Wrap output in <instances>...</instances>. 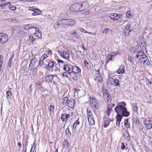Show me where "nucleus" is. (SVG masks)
<instances>
[{
  "label": "nucleus",
  "mask_w": 152,
  "mask_h": 152,
  "mask_svg": "<svg viewBox=\"0 0 152 152\" xmlns=\"http://www.w3.org/2000/svg\"><path fill=\"white\" fill-rule=\"evenodd\" d=\"M38 61V59L37 57H34V58H32L30 60V63L29 65V67H31V69H32V67H34L36 66L37 62Z\"/></svg>",
  "instance_id": "obj_12"
},
{
  "label": "nucleus",
  "mask_w": 152,
  "mask_h": 152,
  "mask_svg": "<svg viewBox=\"0 0 152 152\" xmlns=\"http://www.w3.org/2000/svg\"><path fill=\"white\" fill-rule=\"evenodd\" d=\"M54 110V106L53 105H50V111L51 112H53Z\"/></svg>",
  "instance_id": "obj_49"
},
{
  "label": "nucleus",
  "mask_w": 152,
  "mask_h": 152,
  "mask_svg": "<svg viewBox=\"0 0 152 152\" xmlns=\"http://www.w3.org/2000/svg\"><path fill=\"white\" fill-rule=\"evenodd\" d=\"M60 55L61 56L65 59L69 60V54L66 51H63L60 52Z\"/></svg>",
  "instance_id": "obj_14"
},
{
  "label": "nucleus",
  "mask_w": 152,
  "mask_h": 152,
  "mask_svg": "<svg viewBox=\"0 0 152 152\" xmlns=\"http://www.w3.org/2000/svg\"><path fill=\"white\" fill-rule=\"evenodd\" d=\"M128 60L131 64H132V59L130 56H129L128 57Z\"/></svg>",
  "instance_id": "obj_53"
},
{
  "label": "nucleus",
  "mask_w": 152,
  "mask_h": 152,
  "mask_svg": "<svg viewBox=\"0 0 152 152\" xmlns=\"http://www.w3.org/2000/svg\"><path fill=\"white\" fill-rule=\"evenodd\" d=\"M48 53H49L51 55H52L53 54L52 51L50 50H48Z\"/></svg>",
  "instance_id": "obj_62"
},
{
  "label": "nucleus",
  "mask_w": 152,
  "mask_h": 152,
  "mask_svg": "<svg viewBox=\"0 0 152 152\" xmlns=\"http://www.w3.org/2000/svg\"><path fill=\"white\" fill-rule=\"evenodd\" d=\"M80 31L81 32H83L85 33H87V31L82 28L80 29Z\"/></svg>",
  "instance_id": "obj_55"
},
{
  "label": "nucleus",
  "mask_w": 152,
  "mask_h": 152,
  "mask_svg": "<svg viewBox=\"0 0 152 152\" xmlns=\"http://www.w3.org/2000/svg\"><path fill=\"white\" fill-rule=\"evenodd\" d=\"M68 98L67 97H64L62 99V105H65V104H67L69 101Z\"/></svg>",
  "instance_id": "obj_26"
},
{
  "label": "nucleus",
  "mask_w": 152,
  "mask_h": 152,
  "mask_svg": "<svg viewBox=\"0 0 152 152\" xmlns=\"http://www.w3.org/2000/svg\"><path fill=\"white\" fill-rule=\"evenodd\" d=\"M56 63L54 61H53L52 59H50L49 61V63L47 65H46V68H47L49 70L53 69V68L55 65L56 66Z\"/></svg>",
  "instance_id": "obj_10"
},
{
  "label": "nucleus",
  "mask_w": 152,
  "mask_h": 152,
  "mask_svg": "<svg viewBox=\"0 0 152 152\" xmlns=\"http://www.w3.org/2000/svg\"><path fill=\"white\" fill-rule=\"evenodd\" d=\"M72 79L74 80L77 81L78 80V77L77 76H74L73 77Z\"/></svg>",
  "instance_id": "obj_58"
},
{
  "label": "nucleus",
  "mask_w": 152,
  "mask_h": 152,
  "mask_svg": "<svg viewBox=\"0 0 152 152\" xmlns=\"http://www.w3.org/2000/svg\"><path fill=\"white\" fill-rule=\"evenodd\" d=\"M63 145H64V146L65 147L66 146H68L69 145V143L68 142V141L67 140H65L63 142Z\"/></svg>",
  "instance_id": "obj_44"
},
{
  "label": "nucleus",
  "mask_w": 152,
  "mask_h": 152,
  "mask_svg": "<svg viewBox=\"0 0 152 152\" xmlns=\"http://www.w3.org/2000/svg\"><path fill=\"white\" fill-rule=\"evenodd\" d=\"M107 81L111 85L115 86H118L119 84V82L118 80L112 77H108L107 79Z\"/></svg>",
  "instance_id": "obj_7"
},
{
  "label": "nucleus",
  "mask_w": 152,
  "mask_h": 152,
  "mask_svg": "<svg viewBox=\"0 0 152 152\" xmlns=\"http://www.w3.org/2000/svg\"><path fill=\"white\" fill-rule=\"evenodd\" d=\"M129 119H126L124 121V126L126 127L128 129L129 128L130 129V123L129 122Z\"/></svg>",
  "instance_id": "obj_25"
},
{
  "label": "nucleus",
  "mask_w": 152,
  "mask_h": 152,
  "mask_svg": "<svg viewBox=\"0 0 152 152\" xmlns=\"http://www.w3.org/2000/svg\"><path fill=\"white\" fill-rule=\"evenodd\" d=\"M110 29L109 28H105V29L103 31V34H107L108 33V32L109 31Z\"/></svg>",
  "instance_id": "obj_47"
},
{
  "label": "nucleus",
  "mask_w": 152,
  "mask_h": 152,
  "mask_svg": "<svg viewBox=\"0 0 152 152\" xmlns=\"http://www.w3.org/2000/svg\"><path fill=\"white\" fill-rule=\"evenodd\" d=\"M71 71L76 74H78L79 72H80V69L77 66H72Z\"/></svg>",
  "instance_id": "obj_17"
},
{
  "label": "nucleus",
  "mask_w": 152,
  "mask_h": 152,
  "mask_svg": "<svg viewBox=\"0 0 152 152\" xmlns=\"http://www.w3.org/2000/svg\"><path fill=\"white\" fill-rule=\"evenodd\" d=\"M60 21L61 20L54 23L53 27L55 29L58 28L60 25H62L61 22Z\"/></svg>",
  "instance_id": "obj_31"
},
{
  "label": "nucleus",
  "mask_w": 152,
  "mask_h": 152,
  "mask_svg": "<svg viewBox=\"0 0 152 152\" xmlns=\"http://www.w3.org/2000/svg\"><path fill=\"white\" fill-rule=\"evenodd\" d=\"M87 2H80L72 4L69 7V10L74 12H80L85 10L87 7Z\"/></svg>",
  "instance_id": "obj_2"
},
{
  "label": "nucleus",
  "mask_w": 152,
  "mask_h": 152,
  "mask_svg": "<svg viewBox=\"0 0 152 152\" xmlns=\"http://www.w3.org/2000/svg\"><path fill=\"white\" fill-rule=\"evenodd\" d=\"M80 121L79 120V118H78L77 120L75 121V123L73 124V128H76V126L78 125H79L80 124Z\"/></svg>",
  "instance_id": "obj_39"
},
{
  "label": "nucleus",
  "mask_w": 152,
  "mask_h": 152,
  "mask_svg": "<svg viewBox=\"0 0 152 152\" xmlns=\"http://www.w3.org/2000/svg\"><path fill=\"white\" fill-rule=\"evenodd\" d=\"M3 56L1 55H0V63H3Z\"/></svg>",
  "instance_id": "obj_57"
},
{
  "label": "nucleus",
  "mask_w": 152,
  "mask_h": 152,
  "mask_svg": "<svg viewBox=\"0 0 152 152\" xmlns=\"http://www.w3.org/2000/svg\"><path fill=\"white\" fill-rule=\"evenodd\" d=\"M126 106V103L124 102H120L118 105L115 107V110L117 113V116H120L121 117L123 116L127 117L130 115L129 112L127 111L125 107Z\"/></svg>",
  "instance_id": "obj_1"
},
{
  "label": "nucleus",
  "mask_w": 152,
  "mask_h": 152,
  "mask_svg": "<svg viewBox=\"0 0 152 152\" xmlns=\"http://www.w3.org/2000/svg\"><path fill=\"white\" fill-rule=\"evenodd\" d=\"M13 57H12L10 58L9 59V61L8 63V66L9 68L11 67L12 62V59L13 58Z\"/></svg>",
  "instance_id": "obj_45"
},
{
  "label": "nucleus",
  "mask_w": 152,
  "mask_h": 152,
  "mask_svg": "<svg viewBox=\"0 0 152 152\" xmlns=\"http://www.w3.org/2000/svg\"><path fill=\"white\" fill-rule=\"evenodd\" d=\"M90 13V11L89 10L86 11L85 14L86 15H88Z\"/></svg>",
  "instance_id": "obj_64"
},
{
  "label": "nucleus",
  "mask_w": 152,
  "mask_h": 152,
  "mask_svg": "<svg viewBox=\"0 0 152 152\" xmlns=\"http://www.w3.org/2000/svg\"><path fill=\"white\" fill-rule=\"evenodd\" d=\"M123 28V32L125 36H128L132 31L133 30L132 22H129L126 26H124Z\"/></svg>",
  "instance_id": "obj_4"
},
{
  "label": "nucleus",
  "mask_w": 152,
  "mask_h": 152,
  "mask_svg": "<svg viewBox=\"0 0 152 152\" xmlns=\"http://www.w3.org/2000/svg\"><path fill=\"white\" fill-rule=\"evenodd\" d=\"M126 15V16L129 18H130L132 16V14L131 13L130 11L127 12Z\"/></svg>",
  "instance_id": "obj_42"
},
{
  "label": "nucleus",
  "mask_w": 152,
  "mask_h": 152,
  "mask_svg": "<svg viewBox=\"0 0 152 152\" xmlns=\"http://www.w3.org/2000/svg\"><path fill=\"white\" fill-rule=\"evenodd\" d=\"M75 102L73 99H69L67 104V105L71 108H73L75 106Z\"/></svg>",
  "instance_id": "obj_15"
},
{
  "label": "nucleus",
  "mask_w": 152,
  "mask_h": 152,
  "mask_svg": "<svg viewBox=\"0 0 152 152\" xmlns=\"http://www.w3.org/2000/svg\"><path fill=\"white\" fill-rule=\"evenodd\" d=\"M88 121L91 124H94V119L93 113H91V114H88Z\"/></svg>",
  "instance_id": "obj_16"
},
{
  "label": "nucleus",
  "mask_w": 152,
  "mask_h": 152,
  "mask_svg": "<svg viewBox=\"0 0 152 152\" xmlns=\"http://www.w3.org/2000/svg\"><path fill=\"white\" fill-rule=\"evenodd\" d=\"M122 145L121 148L122 150L125 149V146L124 145V143L122 142L121 143Z\"/></svg>",
  "instance_id": "obj_54"
},
{
  "label": "nucleus",
  "mask_w": 152,
  "mask_h": 152,
  "mask_svg": "<svg viewBox=\"0 0 152 152\" xmlns=\"http://www.w3.org/2000/svg\"><path fill=\"white\" fill-rule=\"evenodd\" d=\"M85 66L86 67L88 68V63L86 60H84V61Z\"/></svg>",
  "instance_id": "obj_52"
},
{
  "label": "nucleus",
  "mask_w": 152,
  "mask_h": 152,
  "mask_svg": "<svg viewBox=\"0 0 152 152\" xmlns=\"http://www.w3.org/2000/svg\"><path fill=\"white\" fill-rule=\"evenodd\" d=\"M122 117H121L120 116H116L115 119L116 120V126H120V121L121 120Z\"/></svg>",
  "instance_id": "obj_23"
},
{
  "label": "nucleus",
  "mask_w": 152,
  "mask_h": 152,
  "mask_svg": "<svg viewBox=\"0 0 152 152\" xmlns=\"http://www.w3.org/2000/svg\"><path fill=\"white\" fill-rule=\"evenodd\" d=\"M142 63H146L147 65H150V62L148 58L147 57L146 55L145 54V57L143 56V57L141 58L140 59H139Z\"/></svg>",
  "instance_id": "obj_13"
},
{
  "label": "nucleus",
  "mask_w": 152,
  "mask_h": 152,
  "mask_svg": "<svg viewBox=\"0 0 152 152\" xmlns=\"http://www.w3.org/2000/svg\"><path fill=\"white\" fill-rule=\"evenodd\" d=\"M135 122L136 124H138L139 123V121L137 118L135 119V120L134 121Z\"/></svg>",
  "instance_id": "obj_61"
},
{
  "label": "nucleus",
  "mask_w": 152,
  "mask_h": 152,
  "mask_svg": "<svg viewBox=\"0 0 152 152\" xmlns=\"http://www.w3.org/2000/svg\"><path fill=\"white\" fill-rule=\"evenodd\" d=\"M143 56L145 57V54L143 51L139 50L137 54V57L138 60L140 59L142 57H143Z\"/></svg>",
  "instance_id": "obj_18"
},
{
  "label": "nucleus",
  "mask_w": 152,
  "mask_h": 152,
  "mask_svg": "<svg viewBox=\"0 0 152 152\" xmlns=\"http://www.w3.org/2000/svg\"><path fill=\"white\" fill-rule=\"evenodd\" d=\"M112 56L110 54H108L107 56V57L106 58V64L108 63L110 61L112 60Z\"/></svg>",
  "instance_id": "obj_33"
},
{
  "label": "nucleus",
  "mask_w": 152,
  "mask_h": 152,
  "mask_svg": "<svg viewBox=\"0 0 152 152\" xmlns=\"http://www.w3.org/2000/svg\"><path fill=\"white\" fill-rule=\"evenodd\" d=\"M29 10L31 11L34 12L32 13V15L33 16H36L40 14L41 12L38 9L36 8L33 7H29Z\"/></svg>",
  "instance_id": "obj_9"
},
{
  "label": "nucleus",
  "mask_w": 152,
  "mask_h": 152,
  "mask_svg": "<svg viewBox=\"0 0 152 152\" xmlns=\"http://www.w3.org/2000/svg\"><path fill=\"white\" fill-rule=\"evenodd\" d=\"M124 67L123 65H121L119 68L118 69L117 73L120 74L124 73Z\"/></svg>",
  "instance_id": "obj_21"
},
{
  "label": "nucleus",
  "mask_w": 152,
  "mask_h": 152,
  "mask_svg": "<svg viewBox=\"0 0 152 152\" xmlns=\"http://www.w3.org/2000/svg\"><path fill=\"white\" fill-rule=\"evenodd\" d=\"M47 57V55L44 54L42 55L41 58H40V60H45Z\"/></svg>",
  "instance_id": "obj_48"
},
{
  "label": "nucleus",
  "mask_w": 152,
  "mask_h": 152,
  "mask_svg": "<svg viewBox=\"0 0 152 152\" xmlns=\"http://www.w3.org/2000/svg\"><path fill=\"white\" fill-rule=\"evenodd\" d=\"M111 121L109 120V119H108L107 120H106L104 122V127L105 128L106 127L108 126L110 124V122Z\"/></svg>",
  "instance_id": "obj_37"
},
{
  "label": "nucleus",
  "mask_w": 152,
  "mask_h": 152,
  "mask_svg": "<svg viewBox=\"0 0 152 152\" xmlns=\"http://www.w3.org/2000/svg\"><path fill=\"white\" fill-rule=\"evenodd\" d=\"M72 66L70 64L65 65L63 67L64 70L66 72H70V69L72 68Z\"/></svg>",
  "instance_id": "obj_24"
},
{
  "label": "nucleus",
  "mask_w": 152,
  "mask_h": 152,
  "mask_svg": "<svg viewBox=\"0 0 152 152\" xmlns=\"http://www.w3.org/2000/svg\"><path fill=\"white\" fill-rule=\"evenodd\" d=\"M57 61L58 63H61L63 64L64 63V61L61 60H58Z\"/></svg>",
  "instance_id": "obj_60"
},
{
  "label": "nucleus",
  "mask_w": 152,
  "mask_h": 152,
  "mask_svg": "<svg viewBox=\"0 0 152 152\" xmlns=\"http://www.w3.org/2000/svg\"><path fill=\"white\" fill-rule=\"evenodd\" d=\"M71 73L72 71L65 72L63 73L62 75L63 76H65L68 77V75L71 74Z\"/></svg>",
  "instance_id": "obj_40"
},
{
  "label": "nucleus",
  "mask_w": 152,
  "mask_h": 152,
  "mask_svg": "<svg viewBox=\"0 0 152 152\" xmlns=\"http://www.w3.org/2000/svg\"><path fill=\"white\" fill-rule=\"evenodd\" d=\"M33 28L35 29V28L33 27V26L31 24H27L25 25L24 29L26 30H28L30 29Z\"/></svg>",
  "instance_id": "obj_29"
},
{
  "label": "nucleus",
  "mask_w": 152,
  "mask_h": 152,
  "mask_svg": "<svg viewBox=\"0 0 152 152\" xmlns=\"http://www.w3.org/2000/svg\"><path fill=\"white\" fill-rule=\"evenodd\" d=\"M103 97L107 95L108 94H109L108 91L107 90H104L103 92Z\"/></svg>",
  "instance_id": "obj_46"
},
{
  "label": "nucleus",
  "mask_w": 152,
  "mask_h": 152,
  "mask_svg": "<svg viewBox=\"0 0 152 152\" xmlns=\"http://www.w3.org/2000/svg\"><path fill=\"white\" fill-rule=\"evenodd\" d=\"M11 21L12 22H16L18 21V20H16V19H12L11 20Z\"/></svg>",
  "instance_id": "obj_63"
},
{
  "label": "nucleus",
  "mask_w": 152,
  "mask_h": 152,
  "mask_svg": "<svg viewBox=\"0 0 152 152\" xmlns=\"http://www.w3.org/2000/svg\"><path fill=\"white\" fill-rule=\"evenodd\" d=\"M107 110L110 112L112 111V107H110V105H109L107 107Z\"/></svg>",
  "instance_id": "obj_56"
},
{
  "label": "nucleus",
  "mask_w": 152,
  "mask_h": 152,
  "mask_svg": "<svg viewBox=\"0 0 152 152\" xmlns=\"http://www.w3.org/2000/svg\"><path fill=\"white\" fill-rule=\"evenodd\" d=\"M39 64L41 67L45 68L46 67V64L44 63V62L43 60H40V59Z\"/></svg>",
  "instance_id": "obj_28"
},
{
  "label": "nucleus",
  "mask_w": 152,
  "mask_h": 152,
  "mask_svg": "<svg viewBox=\"0 0 152 152\" xmlns=\"http://www.w3.org/2000/svg\"><path fill=\"white\" fill-rule=\"evenodd\" d=\"M132 107L133 110L135 113L137 112L138 109L137 106V103H133L132 104Z\"/></svg>",
  "instance_id": "obj_27"
},
{
  "label": "nucleus",
  "mask_w": 152,
  "mask_h": 152,
  "mask_svg": "<svg viewBox=\"0 0 152 152\" xmlns=\"http://www.w3.org/2000/svg\"><path fill=\"white\" fill-rule=\"evenodd\" d=\"M111 96L110 94H108V95H107L105 96H104L105 101L107 102H109V101L111 99Z\"/></svg>",
  "instance_id": "obj_32"
},
{
  "label": "nucleus",
  "mask_w": 152,
  "mask_h": 152,
  "mask_svg": "<svg viewBox=\"0 0 152 152\" xmlns=\"http://www.w3.org/2000/svg\"><path fill=\"white\" fill-rule=\"evenodd\" d=\"M146 127L148 129H151L152 127V125L151 123L148 124L146 125Z\"/></svg>",
  "instance_id": "obj_50"
},
{
  "label": "nucleus",
  "mask_w": 152,
  "mask_h": 152,
  "mask_svg": "<svg viewBox=\"0 0 152 152\" xmlns=\"http://www.w3.org/2000/svg\"><path fill=\"white\" fill-rule=\"evenodd\" d=\"M7 98L8 99L10 98L11 95L12 93L11 91H7L6 93Z\"/></svg>",
  "instance_id": "obj_41"
},
{
  "label": "nucleus",
  "mask_w": 152,
  "mask_h": 152,
  "mask_svg": "<svg viewBox=\"0 0 152 152\" xmlns=\"http://www.w3.org/2000/svg\"><path fill=\"white\" fill-rule=\"evenodd\" d=\"M95 80H97L99 83H102V75L99 73H97L95 75Z\"/></svg>",
  "instance_id": "obj_19"
},
{
  "label": "nucleus",
  "mask_w": 152,
  "mask_h": 152,
  "mask_svg": "<svg viewBox=\"0 0 152 152\" xmlns=\"http://www.w3.org/2000/svg\"><path fill=\"white\" fill-rule=\"evenodd\" d=\"M87 115H88V114H91V113H92L91 112V111L90 110H88V108L87 109Z\"/></svg>",
  "instance_id": "obj_59"
},
{
  "label": "nucleus",
  "mask_w": 152,
  "mask_h": 152,
  "mask_svg": "<svg viewBox=\"0 0 152 152\" xmlns=\"http://www.w3.org/2000/svg\"><path fill=\"white\" fill-rule=\"evenodd\" d=\"M89 98L90 99V103L93 108L96 110H98L99 108L98 102L95 97L92 96H90Z\"/></svg>",
  "instance_id": "obj_5"
},
{
  "label": "nucleus",
  "mask_w": 152,
  "mask_h": 152,
  "mask_svg": "<svg viewBox=\"0 0 152 152\" xmlns=\"http://www.w3.org/2000/svg\"><path fill=\"white\" fill-rule=\"evenodd\" d=\"M29 40L30 42H33L34 40V38L33 36L30 35L29 36Z\"/></svg>",
  "instance_id": "obj_51"
},
{
  "label": "nucleus",
  "mask_w": 152,
  "mask_h": 152,
  "mask_svg": "<svg viewBox=\"0 0 152 152\" xmlns=\"http://www.w3.org/2000/svg\"><path fill=\"white\" fill-rule=\"evenodd\" d=\"M70 115L69 114H62L61 117L62 121H66L67 120V119L69 118Z\"/></svg>",
  "instance_id": "obj_20"
},
{
  "label": "nucleus",
  "mask_w": 152,
  "mask_h": 152,
  "mask_svg": "<svg viewBox=\"0 0 152 152\" xmlns=\"http://www.w3.org/2000/svg\"><path fill=\"white\" fill-rule=\"evenodd\" d=\"M46 81L48 83H50L53 84L56 83L55 81L53 79V75H50L46 77Z\"/></svg>",
  "instance_id": "obj_11"
},
{
  "label": "nucleus",
  "mask_w": 152,
  "mask_h": 152,
  "mask_svg": "<svg viewBox=\"0 0 152 152\" xmlns=\"http://www.w3.org/2000/svg\"><path fill=\"white\" fill-rule=\"evenodd\" d=\"M9 7V9L12 11H15L16 9V7L12 4L10 5Z\"/></svg>",
  "instance_id": "obj_38"
},
{
  "label": "nucleus",
  "mask_w": 152,
  "mask_h": 152,
  "mask_svg": "<svg viewBox=\"0 0 152 152\" xmlns=\"http://www.w3.org/2000/svg\"><path fill=\"white\" fill-rule=\"evenodd\" d=\"M122 134L123 137L126 138L127 140H129L130 139V137H129V134L126 130L122 132Z\"/></svg>",
  "instance_id": "obj_22"
},
{
  "label": "nucleus",
  "mask_w": 152,
  "mask_h": 152,
  "mask_svg": "<svg viewBox=\"0 0 152 152\" xmlns=\"http://www.w3.org/2000/svg\"><path fill=\"white\" fill-rule=\"evenodd\" d=\"M71 34L72 35V36H74L76 38H78V35H77V32H76V31H75V32H71Z\"/></svg>",
  "instance_id": "obj_43"
},
{
  "label": "nucleus",
  "mask_w": 152,
  "mask_h": 152,
  "mask_svg": "<svg viewBox=\"0 0 152 152\" xmlns=\"http://www.w3.org/2000/svg\"><path fill=\"white\" fill-rule=\"evenodd\" d=\"M151 118H148L145 119L144 122V123L145 125L151 123Z\"/></svg>",
  "instance_id": "obj_34"
},
{
  "label": "nucleus",
  "mask_w": 152,
  "mask_h": 152,
  "mask_svg": "<svg viewBox=\"0 0 152 152\" xmlns=\"http://www.w3.org/2000/svg\"><path fill=\"white\" fill-rule=\"evenodd\" d=\"M9 38L7 35L3 33H0V42L5 43L7 42Z\"/></svg>",
  "instance_id": "obj_6"
},
{
  "label": "nucleus",
  "mask_w": 152,
  "mask_h": 152,
  "mask_svg": "<svg viewBox=\"0 0 152 152\" xmlns=\"http://www.w3.org/2000/svg\"><path fill=\"white\" fill-rule=\"evenodd\" d=\"M37 71L36 69H34L32 70L31 72V76L32 77L35 78L37 76Z\"/></svg>",
  "instance_id": "obj_35"
},
{
  "label": "nucleus",
  "mask_w": 152,
  "mask_h": 152,
  "mask_svg": "<svg viewBox=\"0 0 152 152\" xmlns=\"http://www.w3.org/2000/svg\"><path fill=\"white\" fill-rule=\"evenodd\" d=\"M34 31H35V35L37 37H38L39 38L41 37V34L39 31L38 30H37L35 28V29H34Z\"/></svg>",
  "instance_id": "obj_30"
},
{
  "label": "nucleus",
  "mask_w": 152,
  "mask_h": 152,
  "mask_svg": "<svg viewBox=\"0 0 152 152\" xmlns=\"http://www.w3.org/2000/svg\"><path fill=\"white\" fill-rule=\"evenodd\" d=\"M122 16L120 14H118L116 13H112L110 14L109 17L113 20H117L121 19Z\"/></svg>",
  "instance_id": "obj_8"
},
{
  "label": "nucleus",
  "mask_w": 152,
  "mask_h": 152,
  "mask_svg": "<svg viewBox=\"0 0 152 152\" xmlns=\"http://www.w3.org/2000/svg\"><path fill=\"white\" fill-rule=\"evenodd\" d=\"M65 133L66 135L69 137H70L71 136V132H70L69 128H67L65 130Z\"/></svg>",
  "instance_id": "obj_36"
},
{
  "label": "nucleus",
  "mask_w": 152,
  "mask_h": 152,
  "mask_svg": "<svg viewBox=\"0 0 152 152\" xmlns=\"http://www.w3.org/2000/svg\"><path fill=\"white\" fill-rule=\"evenodd\" d=\"M61 23L63 26L65 27H69L75 25V20L72 19H64L61 20Z\"/></svg>",
  "instance_id": "obj_3"
}]
</instances>
